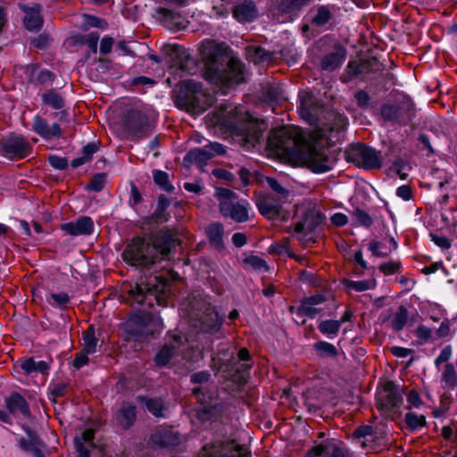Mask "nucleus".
<instances>
[{
    "mask_svg": "<svg viewBox=\"0 0 457 457\" xmlns=\"http://www.w3.org/2000/svg\"><path fill=\"white\" fill-rule=\"evenodd\" d=\"M205 123L239 136L248 150L265 142L267 147L286 162L295 166H306L314 173L329 171L336 162L328 149L307 145L292 129L283 127L274 129L265 140L266 122L244 112L238 106H220L208 114Z\"/></svg>",
    "mask_w": 457,
    "mask_h": 457,
    "instance_id": "1",
    "label": "nucleus"
},
{
    "mask_svg": "<svg viewBox=\"0 0 457 457\" xmlns=\"http://www.w3.org/2000/svg\"><path fill=\"white\" fill-rule=\"evenodd\" d=\"M166 287V283L159 280L157 276H150L145 281L141 278L139 283L128 290L131 304L142 305V309L133 314L125 324L126 330L130 335L141 338L162 329V322L153 318L145 309V305L150 307L154 301L161 304Z\"/></svg>",
    "mask_w": 457,
    "mask_h": 457,
    "instance_id": "2",
    "label": "nucleus"
},
{
    "mask_svg": "<svg viewBox=\"0 0 457 457\" xmlns=\"http://www.w3.org/2000/svg\"><path fill=\"white\" fill-rule=\"evenodd\" d=\"M174 245V236L161 231L153 240L133 239L123 251L122 258L131 266H147L167 256Z\"/></svg>",
    "mask_w": 457,
    "mask_h": 457,
    "instance_id": "3",
    "label": "nucleus"
},
{
    "mask_svg": "<svg viewBox=\"0 0 457 457\" xmlns=\"http://www.w3.org/2000/svg\"><path fill=\"white\" fill-rule=\"evenodd\" d=\"M205 71L202 74L207 81L218 87L222 94L227 89L244 81L243 64L237 59L225 61L218 55L204 63Z\"/></svg>",
    "mask_w": 457,
    "mask_h": 457,
    "instance_id": "4",
    "label": "nucleus"
},
{
    "mask_svg": "<svg viewBox=\"0 0 457 457\" xmlns=\"http://www.w3.org/2000/svg\"><path fill=\"white\" fill-rule=\"evenodd\" d=\"M154 120L155 112L152 108L143 104L137 105L125 115L124 130L131 139H141L151 133Z\"/></svg>",
    "mask_w": 457,
    "mask_h": 457,
    "instance_id": "5",
    "label": "nucleus"
},
{
    "mask_svg": "<svg viewBox=\"0 0 457 457\" xmlns=\"http://www.w3.org/2000/svg\"><path fill=\"white\" fill-rule=\"evenodd\" d=\"M215 195L219 199L220 212L224 218L237 223L249 220L251 208L247 201L238 199L233 191L223 187H217Z\"/></svg>",
    "mask_w": 457,
    "mask_h": 457,
    "instance_id": "6",
    "label": "nucleus"
},
{
    "mask_svg": "<svg viewBox=\"0 0 457 457\" xmlns=\"http://www.w3.org/2000/svg\"><path fill=\"white\" fill-rule=\"evenodd\" d=\"M217 359L220 368L223 366H225L227 370L231 368L230 376L235 381L243 383L246 380L247 371L252 367V364L249 362L250 354L245 348L241 349L237 356L234 355V353L229 354L228 353L223 352L218 355Z\"/></svg>",
    "mask_w": 457,
    "mask_h": 457,
    "instance_id": "7",
    "label": "nucleus"
},
{
    "mask_svg": "<svg viewBox=\"0 0 457 457\" xmlns=\"http://www.w3.org/2000/svg\"><path fill=\"white\" fill-rule=\"evenodd\" d=\"M200 87L193 81L183 82L176 96V105L186 110L194 118H196L200 112L198 96Z\"/></svg>",
    "mask_w": 457,
    "mask_h": 457,
    "instance_id": "8",
    "label": "nucleus"
},
{
    "mask_svg": "<svg viewBox=\"0 0 457 457\" xmlns=\"http://www.w3.org/2000/svg\"><path fill=\"white\" fill-rule=\"evenodd\" d=\"M348 160L366 170L379 168L382 163L381 153L365 145H353L347 152Z\"/></svg>",
    "mask_w": 457,
    "mask_h": 457,
    "instance_id": "9",
    "label": "nucleus"
},
{
    "mask_svg": "<svg viewBox=\"0 0 457 457\" xmlns=\"http://www.w3.org/2000/svg\"><path fill=\"white\" fill-rule=\"evenodd\" d=\"M287 201V197H281L275 194L261 195L256 202L259 212L268 219L277 220L284 218L282 205Z\"/></svg>",
    "mask_w": 457,
    "mask_h": 457,
    "instance_id": "10",
    "label": "nucleus"
},
{
    "mask_svg": "<svg viewBox=\"0 0 457 457\" xmlns=\"http://www.w3.org/2000/svg\"><path fill=\"white\" fill-rule=\"evenodd\" d=\"M202 313V334H209L219 339L222 337L221 326L225 319V313H220L215 306L208 304Z\"/></svg>",
    "mask_w": 457,
    "mask_h": 457,
    "instance_id": "11",
    "label": "nucleus"
},
{
    "mask_svg": "<svg viewBox=\"0 0 457 457\" xmlns=\"http://www.w3.org/2000/svg\"><path fill=\"white\" fill-rule=\"evenodd\" d=\"M29 152V143L20 137H11L3 144V153L9 158H24Z\"/></svg>",
    "mask_w": 457,
    "mask_h": 457,
    "instance_id": "12",
    "label": "nucleus"
},
{
    "mask_svg": "<svg viewBox=\"0 0 457 457\" xmlns=\"http://www.w3.org/2000/svg\"><path fill=\"white\" fill-rule=\"evenodd\" d=\"M180 441L179 433L170 427L159 428L151 436L152 445L159 447H174Z\"/></svg>",
    "mask_w": 457,
    "mask_h": 457,
    "instance_id": "13",
    "label": "nucleus"
},
{
    "mask_svg": "<svg viewBox=\"0 0 457 457\" xmlns=\"http://www.w3.org/2000/svg\"><path fill=\"white\" fill-rule=\"evenodd\" d=\"M305 457H345V454L337 443L327 441L312 447Z\"/></svg>",
    "mask_w": 457,
    "mask_h": 457,
    "instance_id": "14",
    "label": "nucleus"
},
{
    "mask_svg": "<svg viewBox=\"0 0 457 457\" xmlns=\"http://www.w3.org/2000/svg\"><path fill=\"white\" fill-rule=\"evenodd\" d=\"M62 229L71 236L89 235L94 230V222L89 217H82L74 222L62 225Z\"/></svg>",
    "mask_w": 457,
    "mask_h": 457,
    "instance_id": "15",
    "label": "nucleus"
},
{
    "mask_svg": "<svg viewBox=\"0 0 457 457\" xmlns=\"http://www.w3.org/2000/svg\"><path fill=\"white\" fill-rule=\"evenodd\" d=\"M172 51L174 62L183 72L192 74L196 71L195 61L191 57L188 50L173 46Z\"/></svg>",
    "mask_w": 457,
    "mask_h": 457,
    "instance_id": "16",
    "label": "nucleus"
},
{
    "mask_svg": "<svg viewBox=\"0 0 457 457\" xmlns=\"http://www.w3.org/2000/svg\"><path fill=\"white\" fill-rule=\"evenodd\" d=\"M181 337H174L173 343L166 344L156 354L155 363L158 366H166L175 354L181 353Z\"/></svg>",
    "mask_w": 457,
    "mask_h": 457,
    "instance_id": "17",
    "label": "nucleus"
},
{
    "mask_svg": "<svg viewBox=\"0 0 457 457\" xmlns=\"http://www.w3.org/2000/svg\"><path fill=\"white\" fill-rule=\"evenodd\" d=\"M27 436L28 438H21L19 440L20 447L23 451L29 453L32 457H44L45 445L43 442L31 430H27Z\"/></svg>",
    "mask_w": 457,
    "mask_h": 457,
    "instance_id": "18",
    "label": "nucleus"
},
{
    "mask_svg": "<svg viewBox=\"0 0 457 457\" xmlns=\"http://www.w3.org/2000/svg\"><path fill=\"white\" fill-rule=\"evenodd\" d=\"M94 430L86 429L80 436L75 438L76 450L79 453V457H90L92 451L96 449L93 442Z\"/></svg>",
    "mask_w": 457,
    "mask_h": 457,
    "instance_id": "19",
    "label": "nucleus"
},
{
    "mask_svg": "<svg viewBox=\"0 0 457 457\" xmlns=\"http://www.w3.org/2000/svg\"><path fill=\"white\" fill-rule=\"evenodd\" d=\"M33 129L44 138H52L61 136V129L58 124L49 125L47 121L39 116H36L33 120Z\"/></svg>",
    "mask_w": 457,
    "mask_h": 457,
    "instance_id": "20",
    "label": "nucleus"
},
{
    "mask_svg": "<svg viewBox=\"0 0 457 457\" xmlns=\"http://www.w3.org/2000/svg\"><path fill=\"white\" fill-rule=\"evenodd\" d=\"M205 234L212 247L220 250L224 247V226L220 222H212L205 228Z\"/></svg>",
    "mask_w": 457,
    "mask_h": 457,
    "instance_id": "21",
    "label": "nucleus"
},
{
    "mask_svg": "<svg viewBox=\"0 0 457 457\" xmlns=\"http://www.w3.org/2000/svg\"><path fill=\"white\" fill-rule=\"evenodd\" d=\"M25 12L24 24L29 30L39 29L42 26L43 21L40 16V5L33 4L31 6H21Z\"/></svg>",
    "mask_w": 457,
    "mask_h": 457,
    "instance_id": "22",
    "label": "nucleus"
},
{
    "mask_svg": "<svg viewBox=\"0 0 457 457\" xmlns=\"http://www.w3.org/2000/svg\"><path fill=\"white\" fill-rule=\"evenodd\" d=\"M234 18L239 22H250L257 17L255 5L252 1H245L233 11Z\"/></svg>",
    "mask_w": 457,
    "mask_h": 457,
    "instance_id": "23",
    "label": "nucleus"
},
{
    "mask_svg": "<svg viewBox=\"0 0 457 457\" xmlns=\"http://www.w3.org/2000/svg\"><path fill=\"white\" fill-rule=\"evenodd\" d=\"M5 407L12 414H21L24 417H28L29 414V409L25 399L19 394H12L9 397H6Z\"/></svg>",
    "mask_w": 457,
    "mask_h": 457,
    "instance_id": "24",
    "label": "nucleus"
},
{
    "mask_svg": "<svg viewBox=\"0 0 457 457\" xmlns=\"http://www.w3.org/2000/svg\"><path fill=\"white\" fill-rule=\"evenodd\" d=\"M346 53L343 48H337L334 52L325 55L321 61V67L326 71H334L345 62Z\"/></svg>",
    "mask_w": 457,
    "mask_h": 457,
    "instance_id": "25",
    "label": "nucleus"
},
{
    "mask_svg": "<svg viewBox=\"0 0 457 457\" xmlns=\"http://www.w3.org/2000/svg\"><path fill=\"white\" fill-rule=\"evenodd\" d=\"M331 18V13L329 10L325 6H320L317 9V11L311 14L310 16V24H304L303 29V30H308L310 27L312 28H320L327 24Z\"/></svg>",
    "mask_w": 457,
    "mask_h": 457,
    "instance_id": "26",
    "label": "nucleus"
},
{
    "mask_svg": "<svg viewBox=\"0 0 457 457\" xmlns=\"http://www.w3.org/2000/svg\"><path fill=\"white\" fill-rule=\"evenodd\" d=\"M116 419L124 428H129L136 419L135 407L130 403H123L118 411Z\"/></svg>",
    "mask_w": 457,
    "mask_h": 457,
    "instance_id": "27",
    "label": "nucleus"
},
{
    "mask_svg": "<svg viewBox=\"0 0 457 457\" xmlns=\"http://www.w3.org/2000/svg\"><path fill=\"white\" fill-rule=\"evenodd\" d=\"M22 370L28 374H46L49 370V365L45 361H36L32 358L27 359L21 363Z\"/></svg>",
    "mask_w": 457,
    "mask_h": 457,
    "instance_id": "28",
    "label": "nucleus"
},
{
    "mask_svg": "<svg viewBox=\"0 0 457 457\" xmlns=\"http://www.w3.org/2000/svg\"><path fill=\"white\" fill-rule=\"evenodd\" d=\"M443 387L453 389L457 386V370L453 364L446 363L441 370Z\"/></svg>",
    "mask_w": 457,
    "mask_h": 457,
    "instance_id": "29",
    "label": "nucleus"
},
{
    "mask_svg": "<svg viewBox=\"0 0 457 457\" xmlns=\"http://www.w3.org/2000/svg\"><path fill=\"white\" fill-rule=\"evenodd\" d=\"M343 284L349 293H351L352 291L364 292L375 288L377 285L376 280L374 278L362 279L358 281L345 279Z\"/></svg>",
    "mask_w": 457,
    "mask_h": 457,
    "instance_id": "30",
    "label": "nucleus"
},
{
    "mask_svg": "<svg viewBox=\"0 0 457 457\" xmlns=\"http://www.w3.org/2000/svg\"><path fill=\"white\" fill-rule=\"evenodd\" d=\"M319 330L329 339H334L341 328V322L337 320H326L320 322Z\"/></svg>",
    "mask_w": 457,
    "mask_h": 457,
    "instance_id": "31",
    "label": "nucleus"
},
{
    "mask_svg": "<svg viewBox=\"0 0 457 457\" xmlns=\"http://www.w3.org/2000/svg\"><path fill=\"white\" fill-rule=\"evenodd\" d=\"M370 62H358L355 61L349 62L346 70L347 79L350 80L359 75L367 73L370 70Z\"/></svg>",
    "mask_w": 457,
    "mask_h": 457,
    "instance_id": "32",
    "label": "nucleus"
},
{
    "mask_svg": "<svg viewBox=\"0 0 457 457\" xmlns=\"http://www.w3.org/2000/svg\"><path fill=\"white\" fill-rule=\"evenodd\" d=\"M247 58L254 63L268 62L270 58V54L259 46H250L247 48Z\"/></svg>",
    "mask_w": 457,
    "mask_h": 457,
    "instance_id": "33",
    "label": "nucleus"
},
{
    "mask_svg": "<svg viewBox=\"0 0 457 457\" xmlns=\"http://www.w3.org/2000/svg\"><path fill=\"white\" fill-rule=\"evenodd\" d=\"M224 153L225 149L221 144L206 140V145H202V161L213 155H221Z\"/></svg>",
    "mask_w": 457,
    "mask_h": 457,
    "instance_id": "34",
    "label": "nucleus"
},
{
    "mask_svg": "<svg viewBox=\"0 0 457 457\" xmlns=\"http://www.w3.org/2000/svg\"><path fill=\"white\" fill-rule=\"evenodd\" d=\"M381 115L387 120L401 121L402 109L398 105L386 104L381 108Z\"/></svg>",
    "mask_w": 457,
    "mask_h": 457,
    "instance_id": "35",
    "label": "nucleus"
},
{
    "mask_svg": "<svg viewBox=\"0 0 457 457\" xmlns=\"http://www.w3.org/2000/svg\"><path fill=\"white\" fill-rule=\"evenodd\" d=\"M408 320V312L403 306H400L398 311L393 315L391 324L395 331H400L403 328Z\"/></svg>",
    "mask_w": 457,
    "mask_h": 457,
    "instance_id": "36",
    "label": "nucleus"
},
{
    "mask_svg": "<svg viewBox=\"0 0 457 457\" xmlns=\"http://www.w3.org/2000/svg\"><path fill=\"white\" fill-rule=\"evenodd\" d=\"M42 100L45 104L49 105L54 109H61L64 105L62 96L55 91H49L43 94Z\"/></svg>",
    "mask_w": 457,
    "mask_h": 457,
    "instance_id": "37",
    "label": "nucleus"
},
{
    "mask_svg": "<svg viewBox=\"0 0 457 457\" xmlns=\"http://www.w3.org/2000/svg\"><path fill=\"white\" fill-rule=\"evenodd\" d=\"M146 410L155 417L165 416V407L161 399L150 398L145 400Z\"/></svg>",
    "mask_w": 457,
    "mask_h": 457,
    "instance_id": "38",
    "label": "nucleus"
},
{
    "mask_svg": "<svg viewBox=\"0 0 457 457\" xmlns=\"http://www.w3.org/2000/svg\"><path fill=\"white\" fill-rule=\"evenodd\" d=\"M207 453L206 449L202 448V457H204ZM210 457H250V454L245 447L237 445L230 450L229 453L224 452L220 454L213 453L211 454Z\"/></svg>",
    "mask_w": 457,
    "mask_h": 457,
    "instance_id": "39",
    "label": "nucleus"
},
{
    "mask_svg": "<svg viewBox=\"0 0 457 457\" xmlns=\"http://www.w3.org/2000/svg\"><path fill=\"white\" fill-rule=\"evenodd\" d=\"M244 264L245 268L252 269L256 271L263 272L268 270L266 262L256 255H250L245 258Z\"/></svg>",
    "mask_w": 457,
    "mask_h": 457,
    "instance_id": "40",
    "label": "nucleus"
},
{
    "mask_svg": "<svg viewBox=\"0 0 457 457\" xmlns=\"http://www.w3.org/2000/svg\"><path fill=\"white\" fill-rule=\"evenodd\" d=\"M405 422L411 430H418L425 426V416L409 411L405 416Z\"/></svg>",
    "mask_w": 457,
    "mask_h": 457,
    "instance_id": "41",
    "label": "nucleus"
},
{
    "mask_svg": "<svg viewBox=\"0 0 457 457\" xmlns=\"http://www.w3.org/2000/svg\"><path fill=\"white\" fill-rule=\"evenodd\" d=\"M70 300L66 293H52L46 296L47 303L56 308H65Z\"/></svg>",
    "mask_w": 457,
    "mask_h": 457,
    "instance_id": "42",
    "label": "nucleus"
},
{
    "mask_svg": "<svg viewBox=\"0 0 457 457\" xmlns=\"http://www.w3.org/2000/svg\"><path fill=\"white\" fill-rule=\"evenodd\" d=\"M84 348L86 353H94L96 352L97 339L95 337L94 330L89 328L83 334Z\"/></svg>",
    "mask_w": 457,
    "mask_h": 457,
    "instance_id": "43",
    "label": "nucleus"
},
{
    "mask_svg": "<svg viewBox=\"0 0 457 457\" xmlns=\"http://www.w3.org/2000/svg\"><path fill=\"white\" fill-rule=\"evenodd\" d=\"M154 183L163 190L170 192L173 189L172 185L169 180V176L166 172L155 170L153 171Z\"/></svg>",
    "mask_w": 457,
    "mask_h": 457,
    "instance_id": "44",
    "label": "nucleus"
},
{
    "mask_svg": "<svg viewBox=\"0 0 457 457\" xmlns=\"http://www.w3.org/2000/svg\"><path fill=\"white\" fill-rule=\"evenodd\" d=\"M315 350L320 356L323 357H335L337 354V348L330 343L326 341H320L314 345Z\"/></svg>",
    "mask_w": 457,
    "mask_h": 457,
    "instance_id": "45",
    "label": "nucleus"
},
{
    "mask_svg": "<svg viewBox=\"0 0 457 457\" xmlns=\"http://www.w3.org/2000/svg\"><path fill=\"white\" fill-rule=\"evenodd\" d=\"M347 125V118L343 113H335L333 123L329 127L331 133H340L345 130Z\"/></svg>",
    "mask_w": 457,
    "mask_h": 457,
    "instance_id": "46",
    "label": "nucleus"
},
{
    "mask_svg": "<svg viewBox=\"0 0 457 457\" xmlns=\"http://www.w3.org/2000/svg\"><path fill=\"white\" fill-rule=\"evenodd\" d=\"M295 233L297 239L304 244L314 242L313 232L312 230L305 231L304 225L302 223L295 225Z\"/></svg>",
    "mask_w": 457,
    "mask_h": 457,
    "instance_id": "47",
    "label": "nucleus"
},
{
    "mask_svg": "<svg viewBox=\"0 0 457 457\" xmlns=\"http://www.w3.org/2000/svg\"><path fill=\"white\" fill-rule=\"evenodd\" d=\"M353 218L354 222L359 226L370 227L372 224V220L370 215L360 209H356L353 212Z\"/></svg>",
    "mask_w": 457,
    "mask_h": 457,
    "instance_id": "48",
    "label": "nucleus"
},
{
    "mask_svg": "<svg viewBox=\"0 0 457 457\" xmlns=\"http://www.w3.org/2000/svg\"><path fill=\"white\" fill-rule=\"evenodd\" d=\"M300 114L301 116L306 120L309 123H313L316 120L315 115L312 112V110L309 106V103L306 97H301L300 103Z\"/></svg>",
    "mask_w": 457,
    "mask_h": 457,
    "instance_id": "49",
    "label": "nucleus"
},
{
    "mask_svg": "<svg viewBox=\"0 0 457 457\" xmlns=\"http://www.w3.org/2000/svg\"><path fill=\"white\" fill-rule=\"evenodd\" d=\"M320 309H318L315 305L311 304L307 300L303 299L301 303L298 312L302 316H307L310 318L315 317L319 312Z\"/></svg>",
    "mask_w": 457,
    "mask_h": 457,
    "instance_id": "50",
    "label": "nucleus"
},
{
    "mask_svg": "<svg viewBox=\"0 0 457 457\" xmlns=\"http://www.w3.org/2000/svg\"><path fill=\"white\" fill-rule=\"evenodd\" d=\"M354 99L359 107L368 109L372 106L370 95L364 90H359L354 95Z\"/></svg>",
    "mask_w": 457,
    "mask_h": 457,
    "instance_id": "51",
    "label": "nucleus"
},
{
    "mask_svg": "<svg viewBox=\"0 0 457 457\" xmlns=\"http://www.w3.org/2000/svg\"><path fill=\"white\" fill-rule=\"evenodd\" d=\"M267 183L269 187L272 189L270 194H275L281 197H288V190L283 187L276 179L267 178Z\"/></svg>",
    "mask_w": 457,
    "mask_h": 457,
    "instance_id": "52",
    "label": "nucleus"
},
{
    "mask_svg": "<svg viewBox=\"0 0 457 457\" xmlns=\"http://www.w3.org/2000/svg\"><path fill=\"white\" fill-rule=\"evenodd\" d=\"M52 73L47 70H38L37 68H31L30 80H37L40 83H45L50 80Z\"/></svg>",
    "mask_w": 457,
    "mask_h": 457,
    "instance_id": "53",
    "label": "nucleus"
},
{
    "mask_svg": "<svg viewBox=\"0 0 457 457\" xmlns=\"http://www.w3.org/2000/svg\"><path fill=\"white\" fill-rule=\"evenodd\" d=\"M186 166L195 165L197 168H200V150L195 148L189 151L183 161Z\"/></svg>",
    "mask_w": 457,
    "mask_h": 457,
    "instance_id": "54",
    "label": "nucleus"
},
{
    "mask_svg": "<svg viewBox=\"0 0 457 457\" xmlns=\"http://www.w3.org/2000/svg\"><path fill=\"white\" fill-rule=\"evenodd\" d=\"M104 182L105 175L99 173L93 177L88 187L91 190L98 192L104 187Z\"/></svg>",
    "mask_w": 457,
    "mask_h": 457,
    "instance_id": "55",
    "label": "nucleus"
},
{
    "mask_svg": "<svg viewBox=\"0 0 457 457\" xmlns=\"http://www.w3.org/2000/svg\"><path fill=\"white\" fill-rule=\"evenodd\" d=\"M430 237L435 245H436L441 249H448L451 246L450 240L445 236L430 233Z\"/></svg>",
    "mask_w": 457,
    "mask_h": 457,
    "instance_id": "56",
    "label": "nucleus"
},
{
    "mask_svg": "<svg viewBox=\"0 0 457 457\" xmlns=\"http://www.w3.org/2000/svg\"><path fill=\"white\" fill-rule=\"evenodd\" d=\"M379 270L386 275H392L398 271L399 263L397 262L390 261L380 264Z\"/></svg>",
    "mask_w": 457,
    "mask_h": 457,
    "instance_id": "57",
    "label": "nucleus"
},
{
    "mask_svg": "<svg viewBox=\"0 0 457 457\" xmlns=\"http://www.w3.org/2000/svg\"><path fill=\"white\" fill-rule=\"evenodd\" d=\"M452 356V347L450 345H446L444 347L439 355L435 360V365L438 368L441 363L448 361V360Z\"/></svg>",
    "mask_w": 457,
    "mask_h": 457,
    "instance_id": "58",
    "label": "nucleus"
},
{
    "mask_svg": "<svg viewBox=\"0 0 457 457\" xmlns=\"http://www.w3.org/2000/svg\"><path fill=\"white\" fill-rule=\"evenodd\" d=\"M98 40L99 34L97 32H91L86 37L85 43L93 53H96Z\"/></svg>",
    "mask_w": 457,
    "mask_h": 457,
    "instance_id": "59",
    "label": "nucleus"
},
{
    "mask_svg": "<svg viewBox=\"0 0 457 457\" xmlns=\"http://www.w3.org/2000/svg\"><path fill=\"white\" fill-rule=\"evenodd\" d=\"M48 161L51 166L57 170H64L68 166L67 160L62 157L50 156Z\"/></svg>",
    "mask_w": 457,
    "mask_h": 457,
    "instance_id": "60",
    "label": "nucleus"
},
{
    "mask_svg": "<svg viewBox=\"0 0 457 457\" xmlns=\"http://www.w3.org/2000/svg\"><path fill=\"white\" fill-rule=\"evenodd\" d=\"M416 336L420 339L423 341L428 340L432 336V331L430 328L424 325H420L416 329Z\"/></svg>",
    "mask_w": 457,
    "mask_h": 457,
    "instance_id": "61",
    "label": "nucleus"
},
{
    "mask_svg": "<svg viewBox=\"0 0 457 457\" xmlns=\"http://www.w3.org/2000/svg\"><path fill=\"white\" fill-rule=\"evenodd\" d=\"M330 220H331L332 224H334L335 226H337V227L345 226L348 222L347 216L342 212L334 213L331 216Z\"/></svg>",
    "mask_w": 457,
    "mask_h": 457,
    "instance_id": "62",
    "label": "nucleus"
},
{
    "mask_svg": "<svg viewBox=\"0 0 457 457\" xmlns=\"http://www.w3.org/2000/svg\"><path fill=\"white\" fill-rule=\"evenodd\" d=\"M407 402H408V404H409L408 408H411V407L418 408L421 404V403H422L419 394L416 391H414V390H411L408 394Z\"/></svg>",
    "mask_w": 457,
    "mask_h": 457,
    "instance_id": "63",
    "label": "nucleus"
},
{
    "mask_svg": "<svg viewBox=\"0 0 457 457\" xmlns=\"http://www.w3.org/2000/svg\"><path fill=\"white\" fill-rule=\"evenodd\" d=\"M87 354L88 353H86V352L84 350L79 352V353H77V355L73 361V365L76 369H80L81 367H83L84 365H86L87 363V361H88Z\"/></svg>",
    "mask_w": 457,
    "mask_h": 457,
    "instance_id": "64",
    "label": "nucleus"
}]
</instances>
